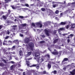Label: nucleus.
I'll return each instance as SVG.
<instances>
[{
    "label": "nucleus",
    "instance_id": "1",
    "mask_svg": "<svg viewBox=\"0 0 75 75\" xmlns=\"http://www.w3.org/2000/svg\"><path fill=\"white\" fill-rule=\"evenodd\" d=\"M35 59H36L38 62H39L40 59V57H39L40 55V53H39V50H36L35 52Z\"/></svg>",
    "mask_w": 75,
    "mask_h": 75
},
{
    "label": "nucleus",
    "instance_id": "2",
    "mask_svg": "<svg viewBox=\"0 0 75 75\" xmlns=\"http://www.w3.org/2000/svg\"><path fill=\"white\" fill-rule=\"evenodd\" d=\"M29 46L30 47V49L32 51H34V43L32 42H30L29 44Z\"/></svg>",
    "mask_w": 75,
    "mask_h": 75
},
{
    "label": "nucleus",
    "instance_id": "3",
    "mask_svg": "<svg viewBox=\"0 0 75 75\" xmlns=\"http://www.w3.org/2000/svg\"><path fill=\"white\" fill-rule=\"evenodd\" d=\"M45 33L47 36H49L50 34H49V31L47 29H45Z\"/></svg>",
    "mask_w": 75,
    "mask_h": 75
},
{
    "label": "nucleus",
    "instance_id": "4",
    "mask_svg": "<svg viewBox=\"0 0 75 75\" xmlns=\"http://www.w3.org/2000/svg\"><path fill=\"white\" fill-rule=\"evenodd\" d=\"M36 25L37 26H38L39 25H40V28H41L42 26V25L41 24V23H36Z\"/></svg>",
    "mask_w": 75,
    "mask_h": 75
},
{
    "label": "nucleus",
    "instance_id": "5",
    "mask_svg": "<svg viewBox=\"0 0 75 75\" xmlns=\"http://www.w3.org/2000/svg\"><path fill=\"white\" fill-rule=\"evenodd\" d=\"M70 74L72 75H75V69L73 70L72 71L70 72Z\"/></svg>",
    "mask_w": 75,
    "mask_h": 75
},
{
    "label": "nucleus",
    "instance_id": "6",
    "mask_svg": "<svg viewBox=\"0 0 75 75\" xmlns=\"http://www.w3.org/2000/svg\"><path fill=\"white\" fill-rule=\"evenodd\" d=\"M4 53H5V54H6V55H7V54H16V52H9L8 53H7V52H4Z\"/></svg>",
    "mask_w": 75,
    "mask_h": 75
},
{
    "label": "nucleus",
    "instance_id": "7",
    "mask_svg": "<svg viewBox=\"0 0 75 75\" xmlns=\"http://www.w3.org/2000/svg\"><path fill=\"white\" fill-rule=\"evenodd\" d=\"M29 41H30V40H29V38H27L25 39V43H28L29 42Z\"/></svg>",
    "mask_w": 75,
    "mask_h": 75
},
{
    "label": "nucleus",
    "instance_id": "8",
    "mask_svg": "<svg viewBox=\"0 0 75 75\" xmlns=\"http://www.w3.org/2000/svg\"><path fill=\"white\" fill-rule=\"evenodd\" d=\"M19 54L20 56H23V53L21 50H20L19 52Z\"/></svg>",
    "mask_w": 75,
    "mask_h": 75
},
{
    "label": "nucleus",
    "instance_id": "9",
    "mask_svg": "<svg viewBox=\"0 0 75 75\" xmlns=\"http://www.w3.org/2000/svg\"><path fill=\"white\" fill-rule=\"evenodd\" d=\"M50 64H51V63H48L47 65L48 67L49 68V69L51 67V65Z\"/></svg>",
    "mask_w": 75,
    "mask_h": 75
},
{
    "label": "nucleus",
    "instance_id": "10",
    "mask_svg": "<svg viewBox=\"0 0 75 75\" xmlns=\"http://www.w3.org/2000/svg\"><path fill=\"white\" fill-rule=\"evenodd\" d=\"M65 30V28H60L58 30V31H64Z\"/></svg>",
    "mask_w": 75,
    "mask_h": 75
},
{
    "label": "nucleus",
    "instance_id": "11",
    "mask_svg": "<svg viewBox=\"0 0 75 75\" xmlns=\"http://www.w3.org/2000/svg\"><path fill=\"white\" fill-rule=\"evenodd\" d=\"M15 67V65H12L10 67V68H11V70H13Z\"/></svg>",
    "mask_w": 75,
    "mask_h": 75
},
{
    "label": "nucleus",
    "instance_id": "12",
    "mask_svg": "<svg viewBox=\"0 0 75 75\" xmlns=\"http://www.w3.org/2000/svg\"><path fill=\"white\" fill-rule=\"evenodd\" d=\"M31 52H29L28 53V54L26 55V57H28V56H30L31 55Z\"/></svg>",
    "mask_w": 75,
    "mask_h": 75
},
{
    "label": "nucleus",
    "instance_id": "13",
    "mask_svg": "<svg viewBox=\"0 0 75 75\" xmlns=\"http://www.w3.org/2000/svg\"><path fill=\"white\" fill-rule=\"evenodd\" d=\"M68 60V58H64V60L62 61V62H64V61H67Z\"/></svg>",
    "mask_w": 75,
    "mask_h": 75
},
{
    "label": "nucleus",
    "instance_id": "14",
    "mask_svg": "<svg viewBox=\"0 0 75 75\" xmlns=\"http://www.w3.org/2000/svg\"><path fill=\"white\" fill-rule=\"evenodd\" d=\"M52 3L53 4H54V3H57V4L58 3V4H62V3H61L59 2H57L52 1Z\"/></svg>",
    "mask_w": 75,
    "mask_h": 75
},
{
    "label": "nucleus",
    "instance_id": "15",
    "mask_svg": "<svg viewBox=\"0 0 75 75\" xmlns=\"http://www.w3.org/2000/svg\"><path fill=\"white\" fill-rule=\"evenodd\" d=\"M42 74H48V72H47L46 71H44L42 72Z\"/></svg>",
    "mask_w": 75,
    "mask_h": 75
},
{
    "label": "nucleus",
    "instance_id": "16",
    "mask_svg": "<svg viewBox=\"0 0 75 75\" xmlns=\"http://www.w3.org/2000/svg\"><path fill=\"white\" fill-rule=\"evenodd\" d=\"M52 53L53 55H57L58 54V52H51Z\"/></svg>",
    "mask_w": 75,
    "mask_h": 75
},
{
    "label": "nucleus",
    "instance_id": "17",
    "mask_svg": "<svg viewBox=\"0 0 75 75\" xmlns=\"http://www.w3.org/2000/svg\"><path fill=\"white\" fill-rule=\"evenodd\" d=\"M52 6L53 8H55L56 7H57L58 6V4H53L52 5Z\"/></svg>",
    "mask_w": 75,
    "mask_h": 75
},
{
    "label": "nucleus",
    "instance_id": "18",
    "mask_svg": "<svg viewBox=\"0 0 75 75\" xmlns=\"http://www.w3.org/2000/svg\"><path fill=\"white\" fill-rule=\"evenodd\" d=\"M32 72L33 73L34 75H37V73L35 72V70H32Z\"/></svg>",
    "mask_w": 75,
    "mask_h": 75
},
{
    "label": "nucleus",
    "instance_id": "19",
    "mask_svg": "<svg viewBox=\"0 0 75 75\" xmlns=\"http://www.w3.org/2000/svg\"><path fill=\"white\" fill-rule=\"evenodd\" d=\"M5 65L3 63H0V67H4Z\"/></svg>",
    "mask_w": 75,
    "mask_h": 75
},
{
    "label": "nucleus",
    "instance_id": "20",
    "mask_svg": "<svg viewBox=\"0 0 75 75\" xmlns=\"http://www.w3.org/2000/svg\"><path fill=\"white\" fill-rule=\"evenodd\" d=\"M66 24V23L65 22H61L59 24L60 25H65Z\"/></svg>",
    "mask_w": 75,
    "mask_h": 75
},
{
    "label": "nucleus",
    "instance_id": "21",
    "mask_svg": "<svg viewBox=\"0 0 75 75\" xmlns=\"http://www.w3.org/2000/svg\"><path fill=\"white\" fill-rule=\"evenodd\" d=\"M11 11H10V10H8V13H7V14L6 15V17H8V15H9V14H10V13H11Z\"/></svg>",
    "mask_w": 75,
    "mask_h": 75
},
{
    "label": "nucleus",
    "instance_id": "22",
    "mask_svg": "<svg viewBox=\"0 0 75 75\" xmlns=\"http://www.w3.org/2000/svg\"><path fill=\"white\" fill-rule=\"evenodd\" d=\"M75 27V25L74 24H72L71 25V28H74Z\"/></svg>",
    "mask_w": 75,
    "mask_h": 75
},
{
    "label": "nucleus",
    "instance_id": "23",
    "mask_svg": "<svg viewBox=\"0 0 75 75\" xmlns=\"http://www.w3.org/2000/svg\"><path fill=\"white\" fill-rule=\"evenodd\" d=\"M7 17V16H4V15L3 16V18L4 19V20H6V19L7 18V17Z\"/></svg>",
    "mask_w": 75,
    "mask_h": 75
},
{
    "label": "nucleus",
    "instance_id": "24",
    "mask_svg": "<svg viewBox=\"0 0 75 75\" xmlns=\"http://www.w3.org/2000/svg\"><path fill=\"white\" fill-rule=\"evenodd\" d=\"M16 48V46H13L12 48H11V50L13 51V50H15V48Z\"/></svg>",
    "mask_w": 75,
    "mask_h": 75
},
{
    "label": "nucleus",
    "instance_id": "25",
    "mask_svg": "<svg viewBox=\"0 0 75 75\" xmlns=\"http://www.w3.org/2000/svg\"><path fill=\"white\" fill-rule=\"evenodd\" d=\"M18 40H15L13 41V43H17V42H18Z\"/></svg>",
    "mask_w": 75,
    "mask_h": 75
},
{
    "label": "nucleus",
    "instance_id": "26",
    "mask_svg": "<svg viewBox=\"0 0 75 75\" xmlns=\"http://www.w3.org/2000/svg\"><path fill=\"white\" fill-rule=\"evenodd\" d=\"M26 64L27 65V66H30V63H28V61H26Z\"/></svg>",
    "mask_w": 75,
    "mask_h": 75
},
{
    "label": "nucleus",
    "instance_id": "27",
    "mask_svg": "<svg viewBox=\"0 0 75 75\" xmlns=\"http://www.w3.org/2000/svg\"><path fill=\"white\" fill-rule=\"evenodd\" d=\"M58 39H56L54 40V43L55 44L56 42H57V41H58Z\"/></svg>",
    "mask_w": 75,
    "mask_h": 75
},
{
    "label": "nucleus",
    "instance_id": "28",
    "mask_svg": "<svg viewBox=\"0 0 75 75\" xmlns=\"http://www.w3.org/2000/svg\"><path fill=\"white\" fill-rule=\"evenodd\" d=\"M26 25H27L26 23H24L21 24V26H22V27H25V26H26Z\"/></svg>",
    "mask_w": 75,
    "mask_h": 75
},
{
    "label": "nucleus",
    "instance_id": "29",
    "mask_svg": "<svg viewBox=\"0 0 75 75\" xmlns=\"http://www.w3.org/2000/svg\"><path fill=\"white\" fill-rule=\"evenodd\" d=\"M7 41H6L5 40L4 42H3V45H6V44H7Z\"/></svg>",
    "mask_w": 75,
    "mask_h": 75
},
{
    "label": "nucleus",
    "instance_id": "30",
    "mask_svg": "<svg viewBox=\"0 0 75 75\" xmlns=\"http://www.w3.org/2000/svg\"><path fill=\"white\" fill-rule=\"evenodd\" d=\"M44 60V59L42 58L40 59V62L41 63V62H43V61Z\"/></svg>",
    "mask_w": 75,
    "mask_h": 75
},
{
    "label": "nucleus",
    "instance_id": "31",
    "mask_svg": "<svg viewBox=\"0 0 75 75\" xmlns=\"http://www.w3.org/2000/svg\"><path fill=\"white\" fill-rule=\"evenodd\" d=\"M1 61H3L4 62H5V63H7V62L6 61V60L3 59H1Z\"/></svg>",
    "mask_w": 75,
    "mask_h": 75
},
{
    "label": "nucleus",
    "instance_id": "32",
    "mask_svg": "<svg viewBox=\"0 0 75 75\" xmlns=\"http://www.w3.org/2000/svg\"><path fill=\"white\" fill-rule=\"evenodd\" d=\"M17 26V25H13V29L14 30H16V27Z\"/></svg>",
    "mask_w": 75,
    "mask_h": 75
},
{
    "label": "nucleus",
    "instance_id": "33",
    "mask_svg": "<svg viewBox=\"0 0 75 75\" xmlns=\"http://www.w3.org/2000/svg\"><path fill=\"white\" fill-rule=\"evenodd\" d=\"M11 0H5V3H9V1Z\"/></svg>",
    "mask_w": 75,
    "mask_h": 75
},
{
    "label": "nucleus",
    "instance_id": "34",
    "mask_svg": "<svg viewBox=\"0 0 75 75\" xmlns=\"http://www.w3.org/2000/svg\"><path fill=\"white\" fill-rule=\"evenodd\" d=\"M74 36V35L73 34H71L69 35V37H70V38H72V37Z\"/></svg>",
    "mask_w": 75,
    "mask_h": 75
},
{
    "label": "nucleus",
    "instance_id": "35",
    "mask_svg": "<svg viewBox=\"0 0 75 75\" xmlns=\"http://www.w3.org/2000/svg\"><path fill=\"white\" fill-rule=\"evenodd\" d=\"M55 13L56 14H58L59 13V11L57 10L55 12Z\"/></svg>",
    "mask_w": 75,
    "mask_h": 75
},
{
    "label": "nucleus",
    "instance_id": "36",
    "mask_svg": "<svg viewBox=\"0 0 75 75\" xmlns=\"http://www.w3.org/2000/svg\"><path fill=\"white\" fill-rule=\"evenodd\" d=\"M32 25L34 27H35V24H34V23H32Z\"/></svg>",
    "mask_w": 75,
    "mask_h": 75
},
{
    "label": "nucleus",
    "instance_id": "37",
    "mask_svg": "<svg viewBox=\"0 0 75 75\" xmlns=\"http://www.w3.org/2000/svg\"><path fill=\"white\" fill-rule=\"evenodd\" d=\"M6 33L7 34L9 35V34H10V31L8 30L7 31Z\"/></svg>",
    "mask_w": 75,
    "mask_h": 75
},
{
    "label": "nucleus",
    "instance_id": "38",
    "mask_svg": "<svg viewBox=\"0 0 75 75\" xmlns=\"http://www.w3.org/2000/svg\"><path fill=\"white\" fill-rule=\"evenodd\" d=\"M28 59V60H31V59H32V58H29V59H25V60H27V59Z\"/></svg>",
    "mask_w": 75,
    "mask_h": 75
},
{
    "label": "nucleus",
    "instance_id": "39",
    "mask_svg": "<svg viewBox=\"0 0 75 75\" xmlns=\"http://www.w3.org/2000/svg\"><path fill=\"white\" fill-rule=\"evenodd\" d=\"M44 42H45V41H41L40 42V44L44 43Z\"/></svg>",
    "mask_w": 75,
    "mask_h": 75
},
{
    "label": "nucleus",
    "instance_id": "40",
    "mask_svg": "<svg viewBox=\"0 0 75 75\" xmlns=\"http://www.w3.org/2000/svg\"><path fill=\"white\" fill-rule=\"evenodd\" d=\"M10 37L8 36H6L5 38V39H6V40H7V39H8V38H9Z\"/></svg>",
    "mask_w": 75,
    "mask_h": 75
},
{
    "label": "nucleus",
    "instance_id": "41",
    "mask_svg": "<svg viewBox=\"0 0 75 75\" xmlns=\"http://www.w3.org/2000/svg\"><path fill=\"white\" fill-rule=\"evenodd\" d=\"M41 10L42 11H44L45 10V8H41Z\"/></svg>",
    "mask_w": 75,
    "mask_h": 75
},
{
    "label": "nucleus",
    "instance_id": "42",
    "mask_svg": "<svg viewBox=\"0 0 75 75\" xmlns=\"http://www.w3.org/2000/svg\"><path fill=\"white\" fill-rule=\"evenodd\" d=\"M25 6H26V7H29V5L28 4H25Z\"/></svg>",
    "mask_w": 75,
    "mask_h": 75
},
{
    "label": "nucleus",
    "instance_id": "43",
    "mask_svg": "<svg viewBox=\"0 0 75 75\" xmlns=\"http://www.w3.org/2000/svg\"><path fill=\"white\" fill-rule=\"evenodd\" d=\"M8 43H9L10 44H13V42H12V41H11V40L8 41Z\"/></svg>",
    "mask_w": 75,
    "mask_h": 75
},
{
    "label": "nucleus",
    "instance_id": "44",
    "mask_svg": "<svg viewBox=\"0 0 75 75\" xmlns=\"http://www.w3.org/2000/svg\"><path fill=\"white\" fill-rule=\"evenodd\" d=\"M22 9H23V10H28V8H21Z\"/></svg>",
    "mask_w": 75,
    "mask_h": 75
},
{
    "label": "nucleus",
    "instance_id": "45",
    "mask_svg": "<svg viewBox=\"0 0 75 75\" xmlns=\"http://www.w3.org/2000/svg\"><path fill=\"white\" fill-rule=\"evenodd\" d=\"M53 73H54V74H57V71L54 70L53 71Z\"/></svg>",
    "mask_w": 75,
    "mask_h": 75
},
{
    "label": "nucleus",
    "instance_id": "46",
    "mask_svg": "<svg viewBox=\"0 0 75 75\" xmlns=\"http://www.w3.org/2000/svg\"><path fill=\"white\" fill-rule=\"evenodd\" d=\"M36 66H37V64H33L31 66V67H36Z\"/></svg>",
    "mask_w": 75,
    "mask_h": 75
},
{
    "label": "nucleus",
    "instance_id": "47",
    "mask_svg": "<svg viewBox=\"0 0 75 75\" xmlns=\"http://www.w3.org/2000/svg\"><path fill=\"white\" fill-rule=\"evenodd\" d=\"M40 67V66H39V65H38L37 64V66H36V68L37 69H39V68Z\"/></svg>",
    "mask_w": 75,
    "mask_h": 75
},
{
    "label": "nucleus",
    "instance_id": "48",
    "mask_svg": "<svg viewBox=\"0 0 75 75\" xmlns=\"http://www.w3.org/2000/svg\"><path fill=\"white\" fill-rule=\"evenodd\" d=\"M11 7L12 8H13V9H16V8H15V7H14V6H11Z\"/></svg>",
    "mask_w": 75,
    "mask_h": 75
},
{
    "label": "nucleus",
    "instance_id": "49",
    "mask_svg": "<svg viewBox=\"0 0 75 75\" xmlns=\"http://www.w3.org/2000/svg\"><path fill=\"white\" fill-rule=\"evenodd\" d=\"M19 18H24V17L22 16H19Z\"/></svg>",
    "mask_w": 75,
    "mask_h": 75
},
{
    "label": "nucleus",
    "instance_id": "50",
    "mask_svg": "<svg viewBox=\"0 0 75 75\" xmlns=\"http://www.w3.org/2000/svg\"><path fill=\"white\" fill-rule=\"evenodd\" d=\"M15 58L16 60H18V57H15Z\"/></svg>",
    "mask_w": 75,
    "mask_h": 75
},
{
    "label": "nucleus",
    "instance_id": "51",
    "mask_svg": "<svg viewBox=\"0 0 75 75\" xmlns=\"http://www.w3.org/2000/svg\"><path fill=\"white\" fill-rule=\"evenodd\" d=\"M11 64H14V62L13 61H11L10 62V64H11Z\"/></svg>",
    "mask_w": 75,
    "mask_h": 75
},
{
    "label": "nucleus",
    "instance_id": "52",
    "mask_svg": "<svg viewBox=\"0 0 75 75\" xmlns=\"http://www.w3.org/2000/svg\"><path fill=\"white\" fill-rule=\"evenodd\" d=\"M66 28L67 29H68L69 28V25H67L66 26Z\"/></svg>",
    "mask_w": 75,
    "mask_h": 75
},
{
    "label": "nucleus",
    "instance_id": "53",
    "mask_svg": "<svg viewBox=\"0 0 75 75\" xmlns=\"http://www.w3.org/2000/svg\"><path fill=\"white\" fill-rule=\"evenodd\" d=\"M68 12V10H67L66 11L64 12V13L65 14H66V13H67Z\"/></svg>",
    "mask_w": 75,
    "mask_h": 75
},
{
    "label": "nucleus",
    "instance_id": "54",
    "mask_svg": "<svg viewBox=\"0 0 75 75\" xmlns=\"http://www.w3.org/2000/svg\"><path fill=\"white\" fill-rule=\"evenodd\" d=\"M18 67H20L21 66V65H20V63H18Z\"/></svg>",
    "mask_w": 75,
    "mask_h": 75
},
{
    "label": "nucleus",
    "instance_id": "55",
    "mask_svg": "<svg viewBox=\"0 0 75 75\" xmlns=\"http://www.w3.org/2000/svg\"><path fill=\"white\" fill-rule=\"evenodd\" d=\"M67 41L68 43H69L70 42V40L69 39H68L67 40Z\"/></svg>",
    "mask_w": 75,
    "mask_h": 75
},
{
    "label": "nucleus",
    "instance_id": "56",
    "mask_svg": "<svg viewBox=\"0 0 75 75\" xmlns=\"http://www.w3.org/2000/svg\"><path fill=\"white\" fill-rule=\"evenodd\" d=\"M47 56V57L49 58H50V55L47 54V55H46Z\"/></svg>",
    "mask_w": 75,
    "mask_h": 75
},
{
    "label": "nucleus",
    "instance_id": "57",
    "mask_svg": "<svg viewBox=\"0 0 75 75\" xmlns=\"http://www.w3.org/2000/svg\"><path fill=\"white\" fill-rule=\"evenodd\" d=\"M71 66H72V67H74V63H72V64Z\"/></svg>",
    "mask_w": 75,
    "mask_h": 75
},
{
    "label": "nucleus",
    "instance_id": "58",
    "mask_svg": "<svg viewBox=\"0 0 75 75\" xmlns=\"http://www.w3.org/2000/svg\"><path fill=\"white\" fill-rule=\"evenodd\" d=\"M10 50H11V48H8L7 49V50H8V51H10Z\"/></svg>",
    "mask_w": 75,
    "mask_h": 75
},
{
    "label": "nucleus",
    "instance_id": "59",
    "mask_svg": "<svg viewBox=\"0 0 75 75\" xmlns=\"http://www.w3.org/2000/svg\"><path fill=\"white\" fill-rule=\"evenodd\" d=\"M18 70L19 71H23V69H19Z\"/></svg>",
    "mask_w": 75,
    "mask_h": 75
},
{
    "label": "nucleus",
    "instance_id": "60",
    "mask_svg": "<svg viewBox=\"0 0 75 75\" xmlns=\"http://www.w3.org/2000/svg\"><path fill=\"white\" fill-rule=\"evenodd\" d=\"M2 28V25H0V30H1Z\"/></svg>",
    "mask_w": 75,
    "mask_h": 75
},
{
    "label": "nucleus",
    "instance_id": "61",
    "mask_svg": "<svg viewBox=\"0 0 75 75\" xmlns=\"http://www.w3.org/2000/svg\"><path fill=\"white\" fill-rule=\"evenodd\" d=\"M20 36L21 37H23V35L20 34Z\"/></svg>",
    "mask_w": 75,
    "mask_h": 75
},
{
    "label": "nucleus",
    "instance_id": "62",
    "mask_svg": "<svg viewBox=\"0 0 75 75\" xmlns=\"http://www.w3.org/2000/svg\"><path fill=\"white\" fill-rule=\"evenodd\" d=\"M56 31H57V30H54V34H56Z\"/></svg>",
    "mask_w": 75,
    "mask_h": 75
},
{
    "label": "nucleus",
    "instance_id": "63",
    "mask_svg": "<svg viewBox=\"0 0 75 75\" xmlns=\"http://www.w3.org/2000/svg\"><path fill=\"white\" fill-rule=\"evenodd\" d=\"M42 37L43 38H44L45 37V35H42Z\"/></svg>",
    "mask_w": 75,
    "mask_h": 75
},
{
    "label": "nucleus",
    "instance_id": "64",
    "mask_svg": "<svg viewBox=\"0 0 75 75\" xmlns=\"http://www.w3.org/2000/svg\"><path fill=\"white\" fill-rule=\"evenodd\" d=\"M23 75H25V72H24L23 73Z\"/></svg>",
    "mask_w": 75,
    "mask_h": 75
}]
</instances>
